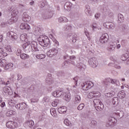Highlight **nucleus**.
Segmentation results:
<instances>
[{
    "label": "nucleus",
    "instance_id": "obj_1",
    "mask_svg": "<svg viewBox=\"0 0 129 129\" xmlns=\"http://www.w3.org/2000/svg\"><path fill=\"white\" fill-rule=\"evenodd\" d=\"M53 96L54 97H60V96L63 97V99L66 101L69 102L71 99V97L70 96V93H66L63 92L61 91H55L52 93Z\"/></svg>",
    "mask_w": 129,
    "mask_h": 129
},
{
    "label": "nucleus",
    "instance_id": "obj_2",
    "mask_svg": "<svg viewBox=\"0 0 129 129\" xmlns=\"http://www.w3.org/2000/svg\"><path fill=\"white\" fill-rule=\"evenodd\" d=\"M39 44L42 47H50L51 43H50V39L48 37H44V36L41 35L37 39Z\"/></svg>",
    "mask_w": 129,
    "mask_h": 129
},
{
    "label": "nucleus",
    "instance_id": "obj_3",
    "mask_svg": "<svg viewBox=\"0 0 129 129\" xmlns=\"http://www.w3.org/2000/svg\"><path fill=\"white\" fill-rule=\"evenodd\" d=\"M117 122V120L113 116H109L108 118V121L106 124V126L107 127H113L114 126V124H116Z\"/></svg>",
    "mask_w": 129,
    "mask_h": 129
},
{
    "label": "nucleus",
    "instance_id": "obj_4",
    "mask_svg": "<svg viewBox=\"0 0 129 129\" xmlns=\"http://www.w3.org/2000/svg\"><path fill=\"white\" fill-rule=\"evenodd\" d=\"M93 83L90 81H87L82 85V88L83 90H88V89H90L92 87L94 86Z\"/></svg>",
    "mask_w": 129,
    "mask_h": 129
},
{
    "label": "nucleus",
    "instance_id": "obj_5",
    "mask_svg": "<svg viewBox=\"0 0 129 129\" xmlns=\"http://www.w3.org/2000/svg\"><path fill=\"white\" fill-rule=\"evenodd\" d=\"M64 59L65 60V61L64 62V65L66 64V63H70L71 64L74 65V64H75L74 60H75V59H76V57H75V55H72L70 56H64Z\"/></svg>",
    "mask_w": 129,
    "mask_h": 129
},
{
    "label": "nucleus",
    "instance_id": "obj_6",
    "mask_svg": "<svg viewBox=\"0 0 129 129\" xmlns=\"http://www.w3.org/2000/svg\"><path fill=\"white\" fill-rule=\"evenodd\" d=\"M89 64L93 68H96L98 66V61L95 57H91L88 60Z\"/></svg>",
    "mask_w": 129,
    "mask_h": 129
},
{
    "label": "nucleus",
    "instance_id": "obj_7",
    "mask_svg": "<svg viewBox=\"0 0 129 129\" xmlns=\"http://www.w3.org/2000/svg\"><path fill=\"white\" fill-rule=\"evenodd\" d=\"M31 48L34 52H39L42 53L43 50H41V48L38 46V43L36 41H32L30 43Z\"/></svg>",
    "mask_w": 129,
    "mask_h": 129
},
{
    "label": "nucleus",
    "instance_id": "obj_8",
    "mask_svg": "<svg viewBox=\"0 0 129 129\" xmlns=\"http://www.w3.org/2000/svg\"><path fill=\"white\" fill-rule=\"evenodd\" d=\"M58 53V50L55 48L50 49L47 52L46 54L48 57L50 58H53L57 56V53Z\"/></svg>",
    "mask_w": 129,
    "mask_h": 129
},
{
    "label": "nucleus",
    "instance_id": "obj_9",
    "mask_svg": "<svg viewBox=\"0 0 129 129\" xmlns=\"http://www.w3.org/2000/svg\"><path fill=\"white\" fill-rule=\"evenodd\" d=\"M101 96V94H100V92L96 91H93L92 92H91L88 95V97L89 98H94V97H96V98L100 97Z\"/></svg>",
    "mask_w": 129,
    "mask_h": 129
},
{
    "label": "nucleus",
    "instance_id": "obj_10",
    "mask_svg": "<svg viewBox=\"0 0 129 129\" xmlns=\"http://www.w3.org/2000/svg\"><path fill=\"white\" fill-rule=\"evenodd\" d=\"M109 39V36L107 33H104L100 38V42L102 44H105L107 43L108 39Z\"/></svg>",
    "mask_w": 129,
    "mask_h": 129
},
{
    "label": "nucleus",
    "instance_id": "obj_11",
    "mask_svg": "<svg viewBox=\"0 0 129 129\" xmlns=\"http://www.w3.org/2000/svg\"><path fill=\"white\" fill-rule=\"evenodd\" d=\"M7 37H9L11 41H16L18 39V36H17V33L13 32L10 31L7 33Z\"/></svg>",
    "mask_w": 129,
    "mask_h": 129
},
{
    "label": "nucleus",
    "instance_id": "obj_12",
    "mask_svg": "<svg viewBox=\"0 0 129 129\" xmlns=\"http://www.w3.org/2000/svg\"><path fill=\"white\" fill-rule=\"evenodd\" d=\"M18 123L14 121H8L6 123V126L8 128H16L18 127Z\"/></svg>",
    "mask_w": 129,
    "mask_h": 129
},
{
    "label": "nucleus",
    "instance_id": "obj_13",
    "mask_svg": "<svg viewBox=\"0 0 129 129\" xmlns=\"http://www.w3.org/2000/svg\"><path fill=\"white\" fill-rule=\"evenodd\" d=\"M116 42H111L110 45L107 47V50L108 52H112L114 51L115 48L116 47Z\"/></svg>",
    "mask_w": 129,
    "mask_h": 129
},
{
    "label": "nucleus",
    "instance_id": "obj_14",
    "mask_svg": "<svg viewBox=\"0 0 129 129\" xmlns=\"http://www.w3.org/2000/svg\"><path fill=\"white\" fill-rule=\"evenodd\" d=\"M111 83L112 84H114V85H117V83H118V81L115 79H107L104 82V83L105 85H108V83Z\"/></svg>",
    "mask_w": 129,
    "mask_h": 129
},
{
    "label": "nucleus",
    "instance_id": "obj_15",
    "mask_svg": "<svg viewBox=\"0 0 129 129\" xmlns=\"http://www.w3.org/2000/svg\"><path fill=\"white\" fill-rule=\"evenodd\" d=\"M22 20L23 22H30L31 21V17L27 14L26 12H24L22 14Z\"/></svg>",
    "mask_w": 129,
    "mask_h": 129
},
{
    "label": "nucleus",
    "instance_id": "obj_16",
    "mask_svg": "<svg viewBox=\"0 0 129 129\" xmlns=\"http://www.w3.org/2000/svg\"><path fill=\"white\" fill-rule=\"evenodd\" d=\"M16 108H17V109L23 110V109H26V108H27V104L24 102H22L16 105Z\"/></svg>",
    "mask_w": 129,
    "mask_h": 129
},
{
    "label": "nucleus",
    "instance_id": "obj_17",
    "mask_svg": "<svg viewBox=\"0 0 129 129\" xmlns=\"http://www.w3.org/2000/svg\"><path fill=\"white\" fill-rule=\"evenodd\" d=\"M114 114L116 115L118 118H122V117H123V115H124V113L123 111L117 110L114 112Z\"/></svg>",
    "mask_w": 129,
    "mask_h": 129
},
{
    "label": "nucleus",
    "instance_id": "obj_18",
    "mask_svg": "<svg viewBox=\"0 0 129 129\" xmlns=\"http://www.w3.org/2000/svg\"><path fill=\"white\" fill-rule=\"evenodd\" d=\"M85 13L89 17L92 16V12L90 11V7L88 5H86L85 7Z\"/></svg>",
    "mask_w": 129,
    "mask_h": 129
},
{
    "label": "nucleus",
    "instance_id": "obj_19",
    "mask_svg": "<svg viewBox=\"0 0 129 129\" xmlns=\"http://www.w3.org/2000/svg\"><path fill=\"white\" fill-rule=\"evenodd\" d=\"M121 31L123 32V33L127 34V33H128V25H127L126 24H122Z\"/></svg>",
    "mask_w": 129,
    "mask_h": 129
},
{
    "label": "nucleus",
    "instance_id": "obj_20",
    "mask_svg": "<svg viewBox=\"0 0 129 129\" xmlns=\"http://www.w3.org/2000/svg\"><path fill=\"white\" fill-rule=\"evenodd\" d=\"M20 28L21 30H30V26L26 23H21Z\"/></svg>",
    "mask_w": 129,
    "mask_h": 129
},
{
    "label": "nucleus",
    "instance_id": "obj_21",
    "mask_svg": "<svg viewBox=\"0 0 129 129\" xmlns=\"http://www.w3.org/2000/svg\"><path fill=\"white\" fill-rule=\"evenodd\" d=\"M71 7H72V4L70 2H66L64 5V9L68 11V12H70L71 9Z\"/></svg>",
    "mask_w": 129,
    "mask_h": 129
},
{
    "label": "nucleus",
    "instance_id": "obj_22",
    "mask_svg": "<svg viewBox=\"0 0 129 129\" xmlns=\"http://www.w3.org/2000/svg\"><path fill=\"white\" fill-rule=\"evenodd\" d=\"M58 111L59 113L61 114L66 113V111H67V108L65 106L60 107L58 108Z\"/></svg>",
    "mask_w": 129,
    "mask_h": 129
},
{
    "label": "nucleus",
    "instance_id": "obj_23",
    "mask_svg": "<svg viewBox=\"0 0 129 129\" xmlns=\"http://www.w3.org/2000/svg\"><path fill=\"white\" fill-rule=\"evenodd\" d=\"M103 104H102V102L101 103L98 104V105H96L95 106V108L98 111L99 110L101 111L102 109H103L104 108Z\"/></svg>",
    "mask_w": 129,
    "mask_h": 129
},
{
    "label": "nucleus",
    "instance_id": "obj_24",
    "mask_svg": "<svg viewBox=\"0 0 129 129\" xmlns=\"http://www.w3.org/2000/svg\"><path fill=\"white\" fill-rule=\"evenodd\" d=\"M14 114H16V111L11 110V109H8L7 113H6V115L8 117H11L12 115H14Z\"/></svg>",
    "mask_w": 129,
    "mask_h": 129
},
{
    "label": "nucleus",
    "instance_id": "obj_25",
    "mask_svg": "<svg viewBox=\"0 0 129 129\" xmlns=\"http://www.w3.org/2000/svg\"><path fill=\"white\" fill-rule=\"evenodd\" d=\"M73 28V27H72V26H71V25L67 24L64 27L63 30H64V31H66V32H71Z\"/></svg>",
    "mask_w": 129,
    "mask_h": 129
},
{
    "label": "nucleus",
    "instance_id": "obj_26",
    "mask_svg": "<svg viewBox=\"0 0 129 129\" xmlns=\"http://www.w3.org/2000/svg\"><path fill=\"white\" fill-rule=\"evenodd\" d=\"M34 124V121L32 120H28L25 122V125H26V126H29V127H32V126H33Z\"/></svg>",
    "mask_w": 129,
    "mask_h": 129
},
{
    "label": "nucleus",
    "instance_id": "obj_27",
    "mask_svg": "<svg viewBox=\"0 0 129 129\" xmlns=\"http://www.w3.org/2000/svg\"><path fill=\"white\" fill-rule=\"evenodd\" d=\"M31 45V42L30 41H28L24 44H23L22 47L24 50H28L30 49V45Z\"/></svg>",
    "mask_w": 129,
    "mask_h": 129
},
{
    "label": "nucleus",
    "instance_id": "obj_28",
    "mask_svg": "<svg viewBox=\"0 0 129 129\" xmlns=\"http://www.w3.org/2000/svg\"><path fill=\"white\" fill-rule=\"evenodd\" d=\"M124 21V17L122 14L119 13L118 14V23H122Z\"/></svg>",
    "mask_w": 129,
    "mask_h": 129
},
{
    "label": "nucleus",
    "instance_id": "obj_29",
    "mask_svg": "<svg viewBox=\"0 0 129 129\" xmlns=\"http://www.w3.org/2000/svg\"><path fill=\"white\" fill-rule=\"evenodd\" d=\"M35 57L37 58V59H45V58H46V54L43 53H37L35 55Z\"/></svg>",
    "mask_w": 129,
    "mask_h": 129
},
{
    "label": "nucleus",
    "instance_id": "obj_30",
    "mask_svg": "<svg viewBox=\"0 0 129 129\" xmlns=\"http://www.w3.org/2000/svg\"><path fill=\"white\" fill-rule=\"evenodd\" d=\"M118 96L119 98H120L121 99H123V98H124L125 97V93H124V91H121L118 92Z\"/></svg>",
    "mask_w": 129,
    "mask_h": 129
},
{
    "label": "nucleus",
    "instance_id": "obj_31",
    "mask_svg": "<svg viewBox=\"0 0 129 129\" xmlns=\"http://www.w3.org/2000/svg\"><path fill=\"white\" fill-rule=\"evenodd\" d=\"M20 40L23 42H27L28 38H27V34H21L20 35Z\"/></svg>",
    "mask_w": 129,
    "mask_h": 129
},
{
    "label": "nucleus",
    "instance_id": "obj_32",
    "mask_svg": "<svg viewBox=\"0 0 129 129\" xmlns=\"http://www.w3.org/2000/svg\"><path fill=\"white\" fill-rule=\"evenodd\" d=\"M20 57L22 60H26V59H29L30 58V55L26 53H22L20 55Z\"/></svg>",
    "mask_w": 129,
    "mask_h": 129
},
{
    "label": "nucleus",
    "instance_id": "obj_33",
    "mask_svg": "<svg viewBox=\"0 0 129 129\" xmlns=\"http://www.w3.org/2000/svg\"><path fill=\"white\" fill-rule=\"evenodd\" d=\"M81 101V97L80 96L77 95L75 96V104H78V103H80Z\"/></svg>",
    "mask_w": 129,
    "mask_h": 129
},
{
    "label": "nucleus",
    "instance_id": "obj_34",
    "mask_svg": "<svg viewBox=\"0 0 129 129\" xmlns=\"http://www.w3.org/2000/svg\"><path fill=\"white\" fill-rule=\"evenodd\" d=\"M14 67V64L13 63H9L7 64H6L5 67V70H9V69H11V68H13Z\"/></svg>",
    "mask_w": 129,
    "mask_h": 129
},
{
    "label": "nucleus",
    "instance_id": "obj_35",
    "mask_svg": "<svg viewBox=\"0 0 129 129\" xmlns=\"http://www.w3.org/2000/svg\"><path fill=\"white\" fill-rule=\"evenodd\" d=\"M119 103V100H118V98L115 97L112 99V104L114 105H118Z\"/></svg>",
    "mask_w": 129,
    "mask_h": 129
},
{
    "label": "nucleus",
    "instance_id": "obj_36",
    "mask_svg": "<svg viewBox=\"0 0 129 129\" xmlns=\"http://www.w3.org/2000/svg\"><path fill=\"white\" fill-rule=\"evenodd\" d=\"M68 19L66 18V17H60L58 19V22L59 23H67V22H68Z\"/></svg>",
    "mask_w": 129,
    "mask_h": 129
},
{
    "label": "nucleus",
    "instance_id": "obj_37",
    "mask_svg": "<svg viewBox=\"0 0 129 129\" xmlns=\"http://www.w3.org/2000/svg\"><path fill=\"white\" fill-rule=\"evenodd\" d=\"M4 92L5 93H8V95H12L13 94V92L11 89H9L8 88H4Z\"/></svg>",
    "mask_w": 129,
    "mask_h": 129
},
{
    "label": "nucleus",
    "instance_id": "obj_38",
    "mask_svg": "<svg viewBox=\"0 0 129 129\" xmlns=\"http://www.w3.org/2000/svg\"><path fill=\"white\" fill-rule=\"evenodd\" d=\"M127 57H128V54L126 53L121 55V60H122V61H125V62H126V59H127Z\"/></svg>",
    "mask_w": 129,
    "mask_h": 129
},
{
    "label": "nucleus",
    "instance_id": "obj_39",
    "mask_svg": "<svg viewBox=\"0 0 129 129\" xmlns=\"http://www.w3.org/2000/svg\"><path fill=\"white\" fill-rule=\"evenodd\" d=\"M34 32L35 34H36V35H39L41 33V28L38 27H35Z\"/></svg>",
    "mask_w": 129,
    "mask_h": 129
},
{
    "label": "nucleus",
    "instance_id": "obj_40",
    "mask_svg": "<svg viewBox=\"0 0 129 129\" xmlns=\"http://www.w3.org/2000/svg\"><path fill=\"white\" fill-rule=\"evenodd\" d=\"M18 21V20L17 19H16V17H12L11 18V19H10L8 21V23L9 24H14V23H16V22H17Z\"/></svg>",
    "mask_w": 129,
    "mask_h": 129
},
{
    "label": "nucleus",
    "instance_id": "obj_41",
    "mask_svg": "<svg viewBox=\"0 0 129 129\" xmlns=\"http://www.w3.org/2000/svg\"><path fill=\"white\" fill-rule=\"evenodd\" d=\"M73 81H74V82H75V85H74L73 86V88H76V87H77V82H78V77H76L74 78Z\"/></svg>",
    "mask_w": 129,
    "mask_h": 129
},
{
    "label": "nucleus",
    "instance_id": "obj_42",
    "mask_svg": "<svg viewBox=\"0 0 129 129\" xmlns=\"http://www.w3.org/2000/svg\"><path fill=\"white\" fill-rule=\"evenodd\" d=\"M45 83L48 85H50V84H52V83H53V81H52V79H51L50 78H47L45 80Z\"/></svg>",
    "mask_w": 129,
    "mask_h": 129
},
{
    "label": "nucleus",
    "instance_id": "obj_43",
    "mask_svg": "<svg viewBox=\"0 0 129 129\" xmlns=\"http://www.w3.org/2000/svg\"><path fill=\"white\" fill-rule=\"evenodd\" d=\"M84 106H85L84 103H82L80 104V105L77 107L78 110H82L84 108Z\"/></svg>",
    "mask_w": 129,
    "mask_h": 129
},
{
    "label": "nucleus",
    "instance_id": "obj_44",
    "mask_svg": "<svg viewBox=\"0 0 129 129\" xmlns=\"http://www.w3.org/2000/svg\"><path fill=\"white\" fill-rule=\"evenodd\" d=\"M94 106L99 104V103H101V101L98 99H95L93 101Z\"/></svg>",
    "mask_w": 129,
    "mask_h": 129
},
{
    "label": "nucleus",
    "instance_id": "obj_45",
    "mask_svg": "<svg viewBox=\"0 0 129 129\" xmlns=\"http://www.w3.org/2000/svg\"><path fill=\"white\" fill-rule=\"evenodd\" d=\"M63 122L66 125H67L68 126H71V122L69 120H68V119H66Z\"/></svg>",
    "mask_w": 129,
    "mask_h": 129
},
{
    "label": "nucleus",
    "instance_id": "obj_46",
    "mask_svg": "<svg viewBox=\"0 0 129 129\" xmlns=\"http://www.w3.org/2000/svg\"><path fill=\"white\" fill-rule=\"evenodd\" d=\"M50 113L52 116H56V109L55 108H51L50 109Z\"/></svg>",
    "mask_w": 129,
    "mask_h": 129
},
{
    "label": "nucleus",
    "instance_id": "obj_47",
    "mask_svg": "<svg viewBox=\"0 0 129 129\" xmlns=\"http://www.w3.org/2000/svg\"><path fill=\"white\" fill-rule=\"evenodd\" d=\"M53 17V12L49 11L47 13V16L46 19H51Z\"/></svg>",
    "mask_w": 129,
    "mask_h": 129
},
{
    "label": "nucleus",
    "instance_id": "obj_48",
    "mask_svg": "<svg viewBox=\"0 0 129 129\" xmlns=\"http://www.w3.org/2000/svg\"><path fill=\"white\" fill-rule=\"evenodd\" d=\"M6 65H7V62L5 59H2L0 62V66L3 67H5Z\"/></svg>",
    "mask_w": 129,
    "mask_h": 129
},
{
    "label": "nucleus",
    "instance_id": "obj_49",
    "mask_svg": "<svg viewBox=\"0 0 129 129\" xmlns=\"http://www.w3.org/2000/svg\"><path fill=\"white\" fill-rule=\"evenodd\" d=\"M78 66V68H79V69H80L81 70H82V71H83L84 70H85V69L86 68V67L85 66V65L84 64H80V66Z\"/></svg>",
    "mask_w": 129,
    "mask_h": 129
},
{
    "label": "nucleus",
    "instance_id": "obj_50",
    "mask_svg": "<svg viewBox=\"0 0 129 129\" xmlns=\"http://www.w3.org/2000/svg\"><path fill=\"white\" fill-rule=\"evenodd\" d=\"M59 103V100H55L53 102H52V105L53 107L57 106Z\"/></svg>",
    "mask_w": 129,
    "mask_h": 129
},
{
    "label": "nucleus",
    "instance_id": "obj_51",
    "mask_svg": "<svg viewBox=\"0 0 129 129\" xmlns=\"http://www.w3.org/2000/svg\"><path fill=\"white\" fill-rule=\"evenodd\" d=\"M50 97L46 96L43 98V100L45 102H50Z\"/></svg>",
    "mask_w": 129,
    "mask_h": 129
},
{
    "label": "nucleus",
    "instance_id": "obj_52",
    "mask_svg": "<svg viewBox=\"0 0 129 129\" xmlns=\"http://www.w3.org/2000/svg\"><path fill=\"white\" fill-rule=\"evenodd\" d=\"M21 54H22V50L20 49H18L17 50L16 55L17 56H21Z\"/></svg>",
    "mask_w": 129,
    "mask_h": 129
},
{
    "label": "nucleus",
    "instance_id": "obj_53",
    "mask_svg": "<svg viewBox=\"0 0 129 129\" xmlns=\"http://www.w3.org/2000/svg\"><path fill=\"white\" fill-rule=\"evenodd\" d=\"M105 95L106 97H112V95H113L111 93H105Z\"/></svg>",
    "mask_w": 129,
    "mask_h": 129
},
{
    "label": "nucleus",
    "instance_id": "obj_54",
    "mask_svg": "<svg viewBox=\"0 0 129 129\" xmlns=\"http://www.w3.org/2000/svg\"><path fill=\"white\" fill-rule=\"evenodd\" d=\"M6 50L7 51H8V52H12V48L11 47V46L8 45L5 47Z\"/></svg>",
    "mask_w": 129,
    "mask_h": 129
},
{
    "label": "nucleus",
    "instance_id": "obj_55",
    "mask_svg": "<svg viewBox=\"0 0 129 129\" xmlns=\"http://www.w3.org/2000/svg\"><path fill=\"white\" fill-rule=\"evenodd\" d=\"M77 37V35H74L73 36V38H72V41L73 43H76V38Z\"/></svg>",
    "mask_w": 129,
    "mask_h": 129
},
{
    "label": "nucleus",
    "instance_id": "obj_56",
    "mask_svg": "<svg viewBox=\"0 0 129 129\" xmlns=\"http://www.w3.org/2000/svg\"><path fill=\"white\" fill-rule=\"evenodd\" d=\"M97 124V122H96V121L94 120H92L91 122H90L91 125H96Z\"/></svg>",
    "mask_w": 129,
    "mask_h": 129
},
{
    "label": "nucleus",
    "instance_id": "obj_57",
    "mask_svg": "<svg viewBox=\"0 0 129 129\" xmlns=\"http://www.w3.org/2000/svg\"><path fill=\"white\" fill-rule=\"evenodd\" d=\"M97 28V24L96 23H93L92 25V29L93 30H95Z\"/></svg>",
    "mask_w": 129,
    "mask_h": 129
},
{
    "label": "nucleus",
    "instance_id": "obj_58",
    "mask_svg": "<svg viewBox=\"0 0 129 129\" xmlns=\"http://www.w3.org/2000/svg\"><path fill=\"white\" fill-rule=\"evenodd\" d=\"M53 43H54L55 46H59V42H58V41H57V40L53 39Z\"/></svg>",
    "mask_w": 129,
    "mask_h": 129
},
{
    "label": "nucleus",
    "instance_id": "obj_59",
    "mask_svg": "<svg viewBox=\"0 0 129 129\" xmlns=\"http://www.w3.org/2000/svg\"><path fill=\"white\" fill-rule=\"evenodd\" d=\"M0 54H2V58H4V57H6V56H8V53H7L6 52H2V53H0Z\"/></svg>",
    "mask_w": 129,
    "mask_h": 129
},
{
    "label": "nucleus",
    "instance_id": "obj_60",
    "mask_svg": "<svg viewBox=\"0 0 129 129\" xmlns=\"http://www.w3.org/2000/svg\"><path fill=\"white\" fill-rule=\"evenodd\" d=\"M114 67L116 69H120L121 68V67H120V66H119V64H115Z\"/></svg>",
    "mask_w": 129,
    "mask_h": 129
},
{
    "label": "nucleus",
    "instance_id": "obj_61",
    "mask_svg": "<svg viewBox=\"0 0 129 129\" xmlns=\"http://www.w3.org/2000/svg\"><path fill=\"white\" fill-rule=\"evenodd\" d=\"M109 29H114V24L111 23L108 27Z\"/></svg>",
    "mask_w": 129,
    "mask_h": 129
},
{
    "label": "nucleus",
    "instance_id": "obj_62",
    "mask_svg": "<svg viewBox=\"0 0 129 129\" xmlns=\"http://www.w3.org/2000/svg\"><path fill=\"white\" fill-rule=\"evenodd\" d=\"M40 7L41 9H42V8H44V7H45V3H44L43 2H40Z\"/></svg>",
    "mask_w": 129,
    "mask_h": 129
},
{
    "label": "nucleus",
    "instance_id": "obj_63",
    "mask_svg": "<svg viewBox=\"0 0 129 129\" xmlns=\"http://www.w3.org/2000/svg\"><path fill=\"white\" fill-rule=\"evenodd\" d=\"M99 17H100V14L99 13H97L95 15V19H99Z\"/></svg>",
    "mask_w": 129,
    "mask_h": 129
},
{
    "label": "nucleus",
    "instance_id": "obj_64",
    "mask_svg": "<svg viewBox=\"0 0 129 129\" xmlns=\"http://www.w3.org/2000/svg\"><path fill=\"white\" fill-rule=\"evenodd\" d=\"M125 63L126 65H129V57L128 56H127V57L126 58V61L125 62Z\"/></svg>",
    "mask_w": 129,
    "mask_h": 129
}]
</instances>
